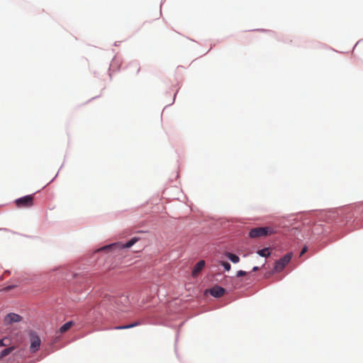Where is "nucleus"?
<instances>
[{
    "mask_svg": "<svg viewBox=\"0 0 363 363\" xmlns=\"http://www.w3.org/2000/svg\"><path fill=\"white\" fill-rule=\"evenodd\" d=\"M258 270H259V267H254L253 269H252L253 272H257Z\"/></svg>",
    "mask_w": 363,
    "mask_h": 363,
    "instance_id": "6ab92c4d",
    "label": "nucleus"
},
{
    "mask_svg": "<svg viewBox=\"0 0 363 363\" xmlns=\"http://www.w3.org/2000/svg\"><path fill=\"white\" fill-rule=\"evenodd\" d=\"M225 256L233 263H238L240 261L239 257L233 253L226 252Z\"/></svg>",
    "mask_w": 363,
    "mask_h": 363,
    "instance_id": "9d476101",
    "label": "nucleus"
},
{
    "mask_svg": "<svg viewBox=\"0 0 363 363\" xmlns=\"http://www.w3.org/2000/svg\"><path fill=\"white\" fill-rule=\"evenodd\" d=\"M15 204L18 208H30L34 204L33 195H27L15 200Z\"/></svg>",
    "mask_w": 363,
    "mask_h": 363,
    "instance_id": "f257e3e1",
    "label": "nucleus"
},
{
    "mask_svg": "<svg viewBox=\"0 0 363 363\" xmlns=\"http://www.w3.org/2000/svg\"><path fill=\"white\" fill-rule=\"evenodd\" d=\"M13 350H14L13 347H10L3 350L0 352V359L4 358V357L9 355Z\"/></svg>",
    "mask_w": 363,
    "mask_h": 363,
    "instance_id": "f8f14e48",
    "label": "nucleus"
},
{
    "mask_svg": "<svg viewBox=\"0 0 363 363\" xmlns=\"http://www.w3.org/2000/svg\"><path fill=\"white\" fill-rule=\"evenodd\" d=\"M40 343L41 341L39 337L37 335H33L30 339V351L32 352H35L38 351L40 348Z\"/></svg>",
    "mask_w": 363,
    "mask_h": 363,
    "instance_id": "423d86ee",
    "label": "nucleus"
},
{
    "mask_svg": "<svg viewBox=\"0 0 363 363\" xmlns=\"http://www.w3.org/2000/svg\"><path fill=\"white\" fill-rule=\"evenodd\" d=\"M247 274V272L242 270H240L237 272V277H240Z\"/></svg>",
    "mask_w": 363,
    "mask_h": 363,
    "instance_id": "dca6fc26",
    "label": "nucleus"
},
{
    "mask_svg": "<svg viewBox=\"0 0 363 363\" xmlns=\"http://www.w3.org/2000/svg\"><path fill=\"white\" fill-rule=\"evenodd\" d=\"M21 319H22V318L19 315H18L16 313H11L7 314L5 316L4 323L6 325H10L13 323L20 322L21 320Z\"/></svg>",
    "mask_w": 363,
    "mask_h": 363,
    "instance_id": "39448f33",
    "label": "nucleus"
},
{
    "mask_svg": "<svg viewBox=\"0 0 363 363\" xmlns=\"http://www.w3.org/2000/svg\"><path fill=\"white\" fill-rule=\"evenodd\" d=\"M73 322L72 321H69L66 323H65L63 325H62L60 329H59V332L60 333H64L65 332H67V330H69L71 327L73 325Z\"/></svg>",
    "mask_w": 363,
    "mask_h": 363,
    "instance_id": "1a4fd4ad",
    "label": "nucleus"
},
{
    "mask_svg": "<svg viewBox=\"0 0 363 363\" xmlns=\"http://www.w3.org/2000/svg\"><path fill=\"white\" fill-rule=\"evenodd\" d=\"M204 267V260H200L199 262H198L192 270V276L196 277L199 274V273L203 269Z\"/></svg>",
    "mask_w": 363,
    "mask_h": 363,
    "instance_id": "6e6552de",
    "label": "nucleus"
},
{
    "mask_svg": "<svg viewBox=\"0 0 363 363\" xmlns=\"http://www.w3.org/2000/svg\"><path fill=\"white\" fill-rule=\"evenodd\" d=\"M306 251H307V247H304L302 249L301 252V255H303L304 253H306Z\"/></svg>",
    "mask_w": 363,
    "mask_h": 363,
    "instance_id": "f3484780",
    "label": "nucleus"
},
{
    "mask_svg": "<svg viewBox=\"0 0 363 363\" xmlns=\"http://www.w3.org/2000/svg\"><path fill=\"white\" fill-rule=\"evenodd\" d=\"M139 239L138 238H133L131 240H130L128 242H127L125 244H121V243H114L111 245L105 246L102 248H101V250H106L109 249H112L113 247H116L118 246H120L121 248H128L132 247L136 242H138Z\"/></svg>",
    "mask_w": 363,
    "mask_h": 363,
    "instance_id": "20e7f679",
    "label": "nucleus"
},
{
    "mask_svg": "<svg viewBox=\"0 0 363 363\" xmlns=\"http://www.w3.org/2000/svg\"><path fill=\"white\" fill-rule=\"evenodd\" d=\"M12 288H13V286H10L6 287L5 289H6V291H8V290L11 289Z\"/></svg>",
    "mask_w": 363,
    "mask_h": 363,
    "instance_id": "aec40b11",
    "label": "nucleus"
},
{
    "mask_svg": "<svg viewBox=\"0 0 363 363\" xmlns=\"http://www.w3.org/2000/svg\"><path fill=\"white\" fill-rule=\"evenodd\" d=\"M272 233L273 230L269 227H259L251 229L249 233V236L251 238H257L259 237L270 235Z\"/></svg>",
    "mask_w": 363,
    "mask_h": 363,
    "instance_id": "f03ea898",
    "label": "nucleus"
},
{
    "mask_svg": "<svg viewBox=\"0 0 363 363\" xmlns=\"http://www.w3.org/2000/svg\"><path fill=\"white\" fill-rule=\"evenodd\" d=\"M225 289L219 286H215L210 289V294L216 298L223 296L225 294Z\"/></svg>",
    "mask_w": 363,
    "mask_h": 363,
    "instance_id": "0eeeda50",
    "label": "nucleus"
},
{
    "mask_svg": "<svg viewBox=\"0 0 363 363\" xmlns=\"http://www.w3.org/2000/svg\"><path fill=\"white\" fill-rule=\"evenodd\" d=\"M130 65L133 67L135 73L138 74L139 72V71H140V66H139V65L138 63H133Z\"/></svg>",
    "mask_w": 363,
    "mask_h": 363,
    "instance_id": "4468645a",
    "label": "nucleus"
},
{
    "mask_svg": "<svg viewBox=\"0 0 363 363\" xmlns=\"http://www.w3.org/2000/svg\"><path fill=\"white\" fill-rule=\"evenodd\" d=\"M6 346V345L4 343L3 340H0V347Z\"/></svg>",
    "mask_w": 363,
    "mask_h": 363,
    "instance_id": "a211bd4d",
    "label": "nucleus"
},
{
    "mask_svg": "<svg viewBox=\"0 0 363 363\" xmlns=\"http://www.w3.org/2000/svg\"><path fill=\"white\" fill-rule=\"evenodd\" d=\"M257 253L261 256V257H267L270 255V251H269V247H265L262 250H259L257 252Z\"/></svg>",
    "mask_w": 363,
    "mask_h": 363,
    "instance_id": "9b49d317",
    "label": "nucleus"
},
{
    "mask_svg": "<svg viewBox=\"0 0 363 363\" xmlns=\"http://www.w3.org/2000/svg\"><path fill=\"white\" fill-rule=\"evenodd\" d=\"M222 265L223 266L224 269L226 270V271H229L231 268V266L230 264V263L227 262H222Z\"/></svg>",
    "mask_w": 363,
    "mask_h": 363,
    "instance_id": "2eb2a0df",
    "label": "nucleus"
},
{
    "mask_svg": "<svg viewBox=\"0 0 363 363\" xmlns=\"http://www.w3.org/2000/svg\"><path fill=\"white\" fill-rule=\"evenodd\" d=\"M136 325H138V323H137V322H135L134 323H132V324H129V325L116 326L114 328L116 330L128 329V328H133V327H135Z\"/></svg>",
    "mask_w": 363,
    "mask_h": 363,
    "instance_id": "ddd939ff",
    "label": "nucleus"
},
{
    "mask_svg": "<svg viewBox=\"0 0 363 363\" xmlns=\"http://www.w3.org/2000/svg\"><path fill=\"white\" fill-rule=\"evenodd\" d=\"M291 259V254L288 253L283 257L276 262L274 270L277 272H281L285 266L290 262Z\"/></svg>",
    "mask_w": 363,
    "mask_h": 363,
    "instance_id": "7ed1b4c3",
    "label": "nucleus"
}]
</instances>
